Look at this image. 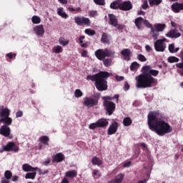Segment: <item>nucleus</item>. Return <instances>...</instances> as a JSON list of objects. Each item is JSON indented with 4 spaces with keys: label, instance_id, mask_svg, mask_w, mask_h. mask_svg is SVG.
I'll use <instances>...</instances> for the list:
<instances>
[{
    "label": "nucleus",
    "instance_id": "obj_1",
    "mask_svg": "<svg viewBox=\"0 0 183 183\" xmlns=\"http://www.w3.org/2000/svg\"><path fill=\"white\" fill-rule=\"evenodd\" d=\"M168 121V117L159 110L149 112L147 115V124L149 129L155 132L159 137H164L172 132V127Z\"/></svg>",
    "mask_w": 183,
    "mask_h": 183
},
{
    "label": "nucleus",
    "instance_id": "obj_40",
    "mask_svg": "<svg viewBox=\"0 0 183 183\" xmlns=\"http://www.w3.org/2000/svg\"><path fill=\"white\" fill-rule=\"evenodd\" d=\"M4 177L6 179H11L12 178V172L7 170L4 172Z\"/></svg>",
    "mask_w": 183,
    "mask_h": 183
},
{
    "label": "nucleus",
    "instance_id": "obj_60",
    "mask_svg": "<svg viewBox=\"0 0 183 183\" xmlns=\"http://www.w3.org/2000/svg\"><path fill=\"white\" fill-rule=\"evenodd\" d=\"M19 177L18 176H13L11 177V180L14 182H16V181H18L19 179Z\"/></svg>",
    "mask_w": 183,
    "mask_h": 183
},
{
    "label": "nucleus",
    "instance_id": "obj_57",
    "mask_svg": "<svg viewBox=\"0 0 183 183\" xmlns=\"http://www.w3.org/2000/svg\"><path fill=\"white\" fill-rule=\"evenodd\" d=\"M84 39H85L84 36H80L79 38V44H84Z\"/></svg>",
    "mask_w": 183,
    "mask_h": 183
},
{
    "label": "nucleus",
    "instance_id": "obj_5",
    "mask_svg": "<svg viewBox=\"0 0 183 183\" xmlns=\"http://www.w3.org/2000/svg\"><path fill=\"white\" fill-rule=\"evenodd\" d=\"M103 100V106L104 109H106V114L111 116L117 108V104L114 103L113 99H116V102H118L119 99V94H115L114 97L111 96H104L102 97Z\"/></svg>",
    "mask_w": 183,
    "mask_h": 183
},
{
    "label": "nucleus",
    "instance_id": "obj_55",
    "mask_svg": "<svg viewBox=\"0 0 183 183\" xmlns=\"http://www.w3.org/2000/svg\"><path fill=\"white\" fill-rule=\"evenodd\" d=\"M115 79L117 80V81H124V77L122 76H118V75H117V76H115Z\"/></svg>",
    "mask_w": 183,
    "mask_h": 183
},
{
    "label": "nucleus",
    "instance_id": "obj_53",
    "mask_svg": "<svg viewBox=\"0 0 183 183\" xmlns=\"http://www.w3.org/2000/svg\"><path fill=\"white\" fill-rule=\"evenodd\" d=\"M130 88L129 84H128V81L124 82V91H128Z\"/></svg>",
    "mask_w": 183,
    "mask_h": 183
},
{
    "label": "nucleus",
    "instance_id": "obj_21",
    "mask_svg": "<svg viewBox=\"0 0 183 183\" xmlns=\"http://www.w3.org/2000/svg\"><path fill=\"white\" fill-rule=\"evenodd\" d=\"M134 24L137 29H142V24H144V18L141 16L137 17L134 21Z\"/></svg>",
    "mask_w": 183,
    "mask_h": 183
},
{
    "label": "nucleus",
    "instance_id": "obj_26",
    "mask_svg": "<svg viewBox=\"0 0 183 183\" xmlns=\"http://www.w3.org/2000/svg\"><path fill=\"white\" fill-rule=\"evenodd\" d=\"M92 164L93 165H97L98 167H101V165H102V160L97 157H94L92 159Z\"/></svg>",
    "mask_w": 183,
    "mask_h": 183
},
{
    "label": "nucleus",
    "instance_id": "obj_51",
    "mask_svg": "<svg viewBox=\"0 0 183 183\" xmlns=\"http://www.w3.org/2000/svg\"><path fill=\"white\" fill-rule=\"evenodd\" d=\"M114 26H115V28H117L119 30L124 29V28H125V26L124 24H119L118 23Z\"/></svg>",
    "mask_w": 183,
    "mask_h": 183
},
{
    "label": "nucleus",
    "instance_id": "obj_18",
    "mask_svg": "<svg viewBox=\"0 0 183 183\" xmlns=\"http://www.w3.org/2000/svg\"><path fill=\"white\" fill-rule=\"evenodd\" d=\"M64 159H65V156L62 153H57L52 157L53 164H55V162H57V163L62 162Z\"/></svg>",
    "mask_w": 183,
    "mask_h": 183
},
{
    "label": "nucleus",
    "instance_id": "obj_36",
    "mask_svg": "<svg viewBox=\"0 0 183 183\" xmlns=\"http://www.w3.org/2000/svg\"><path fill=\"white\" fill-rule=\"evenodd\" d=\"M31 22L33 24H41V18L38 16H33L31 18Z\"/></svg>",
    "mask_w": 183,
    "mask_h": 183
},
{
    "label": "nucleus",
    "instance_id": "obj_14",
    "mask_svg": "<svg viewBox=\"0 0 183 183\" xmlns=\"http://www.w3.org/2000/svg\"><path fill=\"white\" fill-rule=\"evenodd\" d=\"M117 131H118V122H113L109 127L107 134L114 135V134H117Z\"/></svg>",
    "mask_w": 183,
    "mask_h": 183
},
{
    "label": "nucleus",
    "instance_id": "obj_25",
    "mask_svg": "<svg viewBox=\"0 0 183 183\" xmlns=\"http://www.w3.org/2000/svg\"><path fill=\"white\" fill-rule=\"evenodd\" d=\"M150 35L153 36L154 41H157V39H158V36H159V31L154 27H152L150 30Z\"/></svg>",
    "mask_w": 183,
    "mask_h": 183
},
{
    "label": "nucleus",
    "instance_id": "obj_3",
    "mask_svg": "<svg viewBox=\"0 0 183 183\" xmlns=\"http://www.w3.org/2000/svg\"><path fill=\"white\" fill-rule=\"evenodd\" d=\"M111 76V74L108 71H99L94 75L89 74L86 76L88 81L94 82V85L97 91H107L108 89L107 79Z\"/></svg>",
    "mask_w": 183,
    "mask_h": 183
},
{
    "label": "nucleus",
    "instance_id": "obj_63",
    "mask_svg": "<svg viewBox=\"0 0 183 183\" xmlns=\"http://www.w3.org/2000/svg\"><path fill=\"white\" fill-rule=\"evenodd\" d=\"M177 68H180L181 69H183V61L182 63H179L177 64Z\"/></svg>",
    "mask_w": 183,
    "mask_h": 183
},
{
    "label": "nucleus",
    "instance_id": "obj_47",
    "mask_svg": "<svg viewBox=\"0 0 183 183\" xmlns=\"http://www.w3.org/2000/svg\"><path fill=\"white\" fill-rule=\"evenodd\" d=\"M169 51L171 54H175V46L174 44H169Z\"/></svg>",
    "mask_w": 183,
    "mask_h": 183
},
{
    "label": "nucleus",
    "instance_id": "obj_49",
    "mask_svg": "<svg viewBox=\"0 0 183 183\" xmlns=\"http://www.w3.org/2000/svg\"><path fill=\"white\" fill-rule=\"evenodd\" d=\"M92 175L93 177H95L97 175L99 178L102 177V175L101 174V173H99V171L98 169H94L92 172Z\"/></svg>",
    "mask_w": 183,
    "mask_h": 183
},
{
    "label": "nucleus",
    "instance_id": "obj_19",
    "mask_svg": "<svg viewBox=\"0 0 183 183\" xmlns=\"http://www.w3.org/2000/svg\"><path fill=\"white\" fill-rule=\"evenodd\" d=\"M22 169L24 172H34L38 169V167H32V166L28 164H24L22 166Z\"/></svg>",
    "mask_w": 183,
    "mask_h": 183
},
{
    "label": "nucleus",
    "instance_id": "obj_56",
    "mask_svg": "<svg viewBox=\"0 0 183 183\" xmlns=\"http://www.w3.org/2000/svg\"><path fill=\"white\" fill-rule=\"evenodd\" d=\"M132 164V162H126V163L124 164L123 167H124V168H127V167H131Z\"/></svg>",
    "mask_w": 183,
    "mask_h": 183
},
{
    "label": "nucleus",
    "instance_id": "obj_52",
    "mask_svg": "<svg viewBox=\"0 0 183 183\" xmlns=\"http://www.w3.org/2000/svg\"><path fill=\"white\" fill-rule=\"evenodd\" d=\"M148 1L145 0L142 6V9H147L148 8Z\"/></svg>",
    "mask_w": 183,
    "mask_h": 183
},
{
    "label": "nucleus",
    "instance_id": "obj_11",
    "mask_svg": "<svg viewBox=\"0 0 183 183\" xmlns=\"http://www.w3.org/2000/svg\"><path fill=\"white\" fill-rule=\"evenodd\" d=\"M75 23L80 26L82 25H86V26H89L91 25V20L84 16H76L74 17Z\"/></svg>",
    "mask_w": 183,
    "mask_h": 183
},
{
    "label": "nucleus",
    "instance_id": "obj_4",
    "mask_svg": "<svg viewBox=\"0 0 183 183\" xmlns=\"http://www.w3.org/2000/svg\"><path fill=\"white\" fill-rule=\"evenodd\" d=\"M94 55L99 61H103V65L108 68L112 65V59L115 58V51L108 48L99 49L95 51Z\"/></svg>",
    "mask_w": 183,
    "mask_h": 183
},
{
    "label": "nucleus",
    "instance_id": "obj_30",
    "mask_svg": "<svg viewBox=\"0 0 183 183\" xmlns=\"http://www.w3.org/2000/svg\"><path fill=\"white\" fill-rule=\"evenodd\" d=\"M124 174L121 173L119 174L117 176H116V177L114 178V183H122V181L124 180Z\"/></svg>",
    "mask_w": 183,
    "mask_h": 183
},
{
    "label": "nucleus",
    "instance_id": "obj_44",
    "mask_svg": "<svg viewBox=\"0 0 183 183\" xmlns=\"http://www.w3.org/2000/svg\"><path fill=\"white\" fill-rule=\"evenodd\" d=\"M137 59H139V61H141V62H146L147 57H145V56H144L143 54H138Z\"/></svg>",
    "mask_w": 183,
    "mask_h": 183
},
{
    "label": "nucleus",
    "instance_id": "obj_45",
    "mask_svg": "<svg viewBox=\"0 0 183 183\" xmlns=\"http://www.w3.org/2000/svg\"><path fill=\"white\" fill-rule=\"evenodd\" d=\"M37 171L39 172V175H45L46 174H48V172H49V170H48V169L42 170L39 168H38Z\"/></svg>",
    "mask_w": 183,
    "mask_h": 183
},
{
    "label": "nucleus",
    "instance_id": "obj_23",
    "mask_svg": "<svg viewBox=\"0 0 183 183\" xmlns=\"http://www.w3.org/2000/svg\"><path fill=\"white\" fill-rule=\"evenodd\" d=\"M110 25H112L113 26H117V24L118 23V19H117V16L114 14H109Z\"/></svg>",
    "mask_w": 183,
    "mask_h": 183
},
{
    "label": "nucleus",
    "instance_id": "obj_24",
    "mask_svg": "<svg viewBox=\"0 0 183 183\" xmlns=\"http://www.w3.org/2000/svg\"><path fill=\"white\" fill-rule=\"evenodd\" d=\"M78 175V172L76 170H70L65 173V177L66 178H75Z\"/></svg>",
    "mask_w": 183,
    "mask_h": 183
},
{
    "label": "nucleus",
    "instance_id": "obj_46",
    "mask_svg": "<svg viewBox=\"0 0 183 183\" xmlns=\"http://www.w3.org/2000/svg\"><path fill=\"white\" fill-rule=\"evenodd\" d=\"M143 24H144V25H145V26H147V28H150V29H151V28H154L152 26V24H151V23H149V21L148 20L144 19Z\"/></svg>",
    "mask_w": 183,
    "mask_h": 183
},
{
    "label": "nucleus",
    "instance_id": "obj_42",
    "mask_svg": "<svg viewBox=\"0 0 183 183\" xmlns=\"http://www.w3.org/2000/svg\"><path fill=\"white\" fill-rule=\"evenodd\" d=\"M179 61V59L175 56H170L168 58V62L170 64H174V62H178Z\"/></svg>",
    "mask_w": 183,
    "mask_h": 183
},
{
    "label": "nucleus",
    "instance_id": "obj_62",
    "mask_svg": "<svg viewBox=\"0 0 183 183\" xmlns=\"http://www.w3.org/2000/svg\"><path fill=\"white\" fill-rule=\"evenodd\" d=\"M148 182V179H144L143 180H139L137 183H147Z\"/></svg>",
    "mask_w": 183,
    "mask_h": 183
},
{
    "label": "nucleus",
    "instance_id": "obj_39",
    "mask_svg": "<svg viewBox=\"0 0 183 183\" xmlns=\"http://www.w3.org/2000/svg\"><path fill=\"white\" fill-rule=\"evenodd\" d=\"M93 1L94 4H96V5H99L100 6H105L107 4L105 0H93Z\"/></svg>",
    "mask_w": 183,
    "mask_h": 183
},
{
    "label": "nucleus",
    "instance_id": "obj_61",
    "mask_svg": "<svg viewBox=\"0 0 183 183\" xmlns=\"http://www.w3.org/2000/svg\"><path fill=\"white\" fill-rule=\"evenodd\" d=\"M61 183H69V181L68 180V179H67L66 177H64V178L61 180Z\"/></svg>",
    "mask_w": 183,
    "mask_h": 183
},
{
    "label": "nucleus",
    "instance_id": "obj_7",
    "mask_svg": "<svg viewBox=\"0 0 183 183\" xmlns=\"http://www.w3.org/2000/svg\"><path fill=\"white\" fill-rule=\"evenodd\" d=\"M109 122L107 120V119H99L95 123H92L89 124V129H95L96 128H105L108 127Z\"/></svg>",
    "mask_w": 183,
    "mask_h": 183
},
{
    "label": "nucleus",
    "instance_id": "obj_31",
    "mask_svg": "<svg viewBox=\"0 0 183 183\" xmlns=\"http://www.w3.org/2000/svg\"><path fill=\"white\" fill-rule=\"evenodd\" d=\"M57 14H58V15H59V16H61V18H64V19H66V18H68V14H66V13L64 12L63 8L58 9Z\"/></svg>",
    "mask_w": 183,
    "mask_h": 183
},
{
    "label": "nucleus",
    "instance_id": "obj_35",
    "mask_svg": "<svg viewBox=\"0 0 183 183\" xmlns=\"http://www.w3.org/2000/svg\"><path fill=\"white\" fill-rule=\"evenodd\" d=\"M149 2L151 6L155 5L156 6H158V5L162 4V0H149Z\"/></svg>",
    "mask_w": 183,
    "mask_h": 183
},
{
    "label": "nucleus",
    "instance_id": "obj_15",
    "mask_svg": "<svg viewBox=\"0 0 183 183\" xmlns=\"http://www.w3.org/2000/svg\"><path fill=\"white\" fill-rule=\"evenodd\" d=\"M33 31H34L36 35L37 36H44V34H45V29H44V25L41 24L39 26H36L34 27Z\"/></svg>",
    "mask_w": 183,
    "mask_h": 183
},
{
    "label": "nucleus",
    "instance_id": "obj_54",
    "mask_svg": "<svg viewBox=\"0 0 183 183\" xmlns=\"http://www.w3.org/2000/svg\"><path fill=\"white\" fill-rule=\"evenodd\" d=\"M22 115H24V113L22 112V111H19L16 113V118H21V117H22Z\"/></svg>",
    "mask_w": 183,
    "mask_h": 183
},
{
    "label": "nucleus",
    "instance_id": "obj_28",
    "mask_svg": "<svg viewBox=\"0 0 183 183\" xmlns=\"http://www.w3.org/2000/svg\"><path fill=\"white\" fill-rule=\"evenodd\" d=\"M39 141L41 144H44V145H49V137L48 136H42L39 138Z\"/></svg>",
    "mask_w": 183,
    "mask_h": 183
},
{
    "label": "nucleus",
    "instance_id": "obj_32",
    "mask_svg": "<svg viewBox=\"0 0 183 183\" xmlns=\"http://www.w3.org/2000/svg\"><path fill=\"white\" fill-rule=\"evenodd\" d=\"M132 124V119H130V117H125L123 119V125H124V127H129L131 126Z\"/></svg>",
    "mask_w": 183,
    "mask_h": 183
},
{
    "label": "nucleus",
    "instance_id": "obj_20",
    "mask_svg": "<svg viewBox=\"0 0 183 183\" xmlns=\"http://www.w3.org/2000/svg\"><path fill=\"white\" fill-rule=\"evenodd\" d=\"M172 9L175 12V14H178L179 11L183 10V3L179 4V3H174L172 5Z\"/></svg>",
    "mask_w": 183,
    "mask_h": 183
},
{
    "label": "nucleus",
    "instance_id": "obj_41",
    "mask_svg": "<svg viewBox=\"0 0 183 183\" xmlns=\"http://www.w3.org/2000/svg\"><path fill=\"white\" fill-rule=\"evenodd\" d=\"M84 32L85 34H86L87 35H89L90 36H92L96 34L95 31L91 29H86Z\"/></svg>",
    "mask_w": 183,
    "mask_h": 183
},
{
    "label": "nucleus",
    "instance_id": "obj_10",
    "mask_svg": "<svg viewBox=\"0 0 183 183\" xmlns=\"http://www.w3.org/2000/svg\"><path fill=\"white\" fill-rule=\"evenodd\" d=\"M9 125L8 124H4L3 126L0 127V135H3L6 138L9 137L10 139H12L13 137L11 135V128H9Z\"/></svg>",
    "mask_w": 183,
    "mask_h": 183
},
{
    "label": "nucleus",
    "instance_id": "obj_43",
    "mask_svg": "<svg viewBox=\"0 0 183 183\" xmlns=\"http://www.w3.org/2000/svg\"><path fill=\"white\" fill-rule=\"evenodd\" d=\"M139 66L138 63H137V61H134L133 63H132L131 66H130V69L131 71H135V69H137Z\"/></svg>",
    "mask_w": 183,
    "mask_h": 183
},
{
    "label": "nucleus",
    "instance_id": "obj_9",
    "mask_svg": "<svg viewBox=\"0 0 183 183\" xmlns=\"http://www.w3.org/2000/svg\"><path fill=\"white\" fill-rule=\"evenodd\" d=\"M83 104L84 107H87L88 108H91L92 107H97L98 105V102L99 101V98H92V97H84L83 99Z\"/></svg>",
    "mask_w": 183,
    "mask_h": 183
},
{
    "label": "nucleus",
    "instance_id": "obj_64",
    "mask_svg": "<svg viewBox=\"0 0 183 183\" xmlns=\"http://www.w3.org/2000/svg\"><path fill=\"white\" fill-rule=\"evenodd\" d=\"M1 183H9V179L3 178Z\"/></svg>",
    "mask_w": 183,
    "mask_h": 183
},
{
    "label": "nucleus",
    "instance_id": "obj_8",
    "mask_svg": "<svg viewBox=\"0 0 183 183\" xmlns=\"http://www.w3.org/2000/svg\"><path fill=\"white\" fill-rule=\"evenodd\" d=\"M167 42V39H157L154 42V49L157 51V52H164L167 48V44H165Z\"/></svg>",
    "mask_w": 183,
    "mask_h": 183
},
{
    "label": "nucleus",
    "instance_id": "obj_33",
    "mask_svg": "<svg viewBox=\"0 0 183 183\" xmlns=\"http://www.w3.org/2000/svg\"><path fill=\"white\" fill-rule=\"evenodd\" d=\"M36 177V172H29L26 174L25 178L26 179H35Z\"/></svg>",
    "mask_w": 183,
    "mask_h": 183
},
{
    "label": "nucleus",
    "instance_id": "obj_12",
    "mask_svg": "<svg viewBox=\"0 0 183 183\" xmlns=\"http://www.w3.org/2000/svg\"><path fill=\"white\" fill-rule=\"evenodd\" d=\"M4 151H14V152H18L19 151V147L15 145V143L10 142L4 148Z\"/></svg>",
    "mask_w": 183,
    "mask_h": 183
},
{
    "label": "nucleus",
    "instance_id": "obj_34",
    "mask_svg": "<svg viewBox=\"0 0 183 183\" xmlns=\"http://www.w3.org/2000/svg\"><path fill=\"white\" fill-rule=\"evenodd\" d=\"M59 42L60 45H62V46H66V45H68V44H69V41L65 40V39L64 37H60L59 39Z\"/></svg>",
    "mask_w": 183,
    "mask_h": 183
},
{
    "label": "nucleus",
    "instance_id": "obj_27",
    "mask_svg": "<svg viewBox=\"0 0 183 183\" xmlns=\"http://www.w3.org/2000/svg\"><path fill=\"white\" fill-rule=\"evenodd\" d=\"M101 41L102 42V44H109V36H108V34L107 33L102 34Z\"/></svg>",
    "mask_w": 183,
    "mask_h": 183
},
{
    "label": "nucleus",
    "instance_id": "obj_29",
    "mask_svg": "<svg viewBox=\"0 0 183 183\" xmlns=\"http://www.w3.org/2000/svg\"><path fill=\"white\" fill-rule=\"evenodd\" d=\"M111 9H121V4L118 1H113L110 4Z\"/></svg>",
    "mask_w": 183,
    "mask_h": 183
},
{
    "label": "nucleus",
    "instance_id": "obj_17",
    "mask_svg": "<svg viewBox=\"0 0 183 183\" xmlns=\"http://www.w3.org/2000/svg\"><path fill=\"white\" fill-rule=\"evenodd\" d=\"M166 36L168 38H172V39H177L179 38L181 36V33L178 31L177 29H171L167 34Z\"/></svg>",
    "mask_w": 183,
    "mask_h": 183
},
{
    "label": "nucleus",
    "instance_id": "obj_59",
    "mask_svg": "<svg viewBox=\"0 0 183 183\" xmlns=\"http://www.w3.org/2000/svg\"><path fill=\"white\" fill-rule=\"evenodd\" d=\"M145 48L147 52H151V51H152V48H151L149 45H146Z\"/></svg>",
    "mask_w": 183,
    "mask_h": 183
},
{
    "label": "nucleus",
    "instance_id": "obj_58",
    "mask_svg": "<svg viewBox=\"0 0 183 183\" xmlns=\"http://www.w3.org/2000/svg\"><path fill=\"white\" fill-rule=\"evenodd\" d=\"M81 56H84V58L88 56V51H86V50H84L81 52Z\"/></svg>",
    "mask_w": 183,
    "mask_h": 183
},
{
    "label": "nucleus",
    "instance_id": "obj_22",
    "mask_svg": "<svg viewBox=\"0 0 183 183\" xmlns=\"http://www.w3.org/2000/svg\"><path fill=\"white\" fill-rule=\"evenodd\" d=\"M165 28H167V25L165 24L158 23L154 25V29L157 30L159 32H162Z\"/></svg>",
    "mask_w": 183,
    "mask_h": 183
},
{
    "label": "nucleus",
    "instance_id": "obj_6",
    "mask_svg": "<svg viewBox=\"0 0 183 183\" xmlns=\"http://www.w3.org/2000/svg\"><path fill=\"white\" fill-rule=\"evenodd\" d=\"M9 115H11V110L4 106H0V123L12 125V118L9 117Z\"/></svg>",
    "mask_w": 183,
    "mask_h": 183
},
{
    "label": "nucleus",
    "instance_id": "obj_38",
    "mask_svg": "<svg viewBox=\"0 0 183 183\" xmlns=\"http://www.w3.org/2000/svg\"><path fill=\"white\" fill-rule=\"evenodd\" d=\"M84 95V93L82 92V91H81V89H77L74 91V97L76 98H81V97H82Z\"/></svg>",
    "mask_w": 183,
    "mask_h": 183
},
{
    "label": "nucleus",
    "instance_id": "obj_48",
    "mask_svg": "<svg viewBox=\"0 0 183 183\" xmlns=\"http://www.w3.org/2000/svg\"><path fill=\"white\" fill-rule=\"evenodd\" d=\"M6 56H7V58H9V59H12V58H15L16 56V54H13L12 52H10L6 54Z\"/></svg>",
    "mask_w": 183,
    "mask_h": 183
},
{
    "label": "nucleus",
    "instance_id": "obj_37",
    "mask_svg": "<svg viewBox=\"0 0 183 183\" xmlns=\"http://www.w3.org/2000/svg\"><path fill=\"white\" fill-rule=\"evenodd\" d=\"M64 49H62V46L58 45L56 46H54L53 48V52H55V54H61Z\"/></svg>",
    "mask_w": 183,
    "mask_h": 183
},
{
    "label": "nucleus",
    "instance_id": "obj_16",
    "mask_svg": "<svg viewBox=\"0 0 183 183\" xmlns=\"http://www.w3.org/2000/svg\"><path fill=\"white\" fill-rule=\"evenodd\" d=\"M121 54L124 56L123 59L124 61H130L131 60V55H132V52L129 49H124L121 51Z\"/></svg>",
    "mask_w": 183,
    "mask_h": 183
},
{
    "label": "nucleus",
    "instance_id": "obj_13",
    "mask_svg": "<svg viewBox=\"0 0 183 183\" xmlns=\"http://www.w3.org/2000/svg\"><path fill=\"white\" fill-rule=\"evenodd\" d=\"M133 5L131 1H125L120 3V10L121 11H131L132 9Z\"/></svg>",
    "mask_w": 183,
    "mask_h": 183
},
{
    "label": "nucleus",
    "instance_id": "obj_2",
    "mask_svg": "<svg viewBox=\"0 0 183 183\" xmlns=\"http://www.w3.org/2000/svg\"><path fill=\"white\" fill-rule=\"evenodd\" d=\"M143 74L136 77L137 88H151L158 84V80L152 76H158L159 71L154 70L151 66H144L142 67Z\"/></svg>",
    "mask_w": 183,
    "mask_h": 183
},
{
    "label": "nucleus",
    "instance_id": "obj_50",
    "mask_svg": "<svg viewBox=\"0 0 183 183\" xmlns=\"http://www.w3.org/2000/svg\"><path fill=\"white\" fill-rule=\"evenodd\" d=\"M89 15L91 18H94V16H97L98 15V12L97 11H89Z\"/></svg>",
    "mask_w": 183,
    "mask_h": 183
}]
</instances>
